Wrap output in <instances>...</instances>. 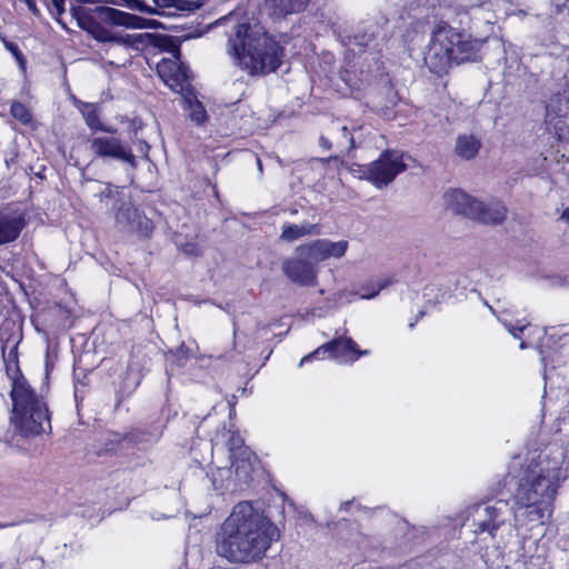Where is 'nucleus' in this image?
Returning <instances> with one entry per match:
<instances>
[{
    "label": "nucleus",
    "mask_w": 569,
    "mask_h": 569,
    "mask_svg": "<svg viewBox=\"0 0 569 569\" xmlns=\"http://www.w3.org/2000/svg\"><path fill=\"white\" fill-rule=\"evenodd\" d=\"M280 539L278 527L249 501L237 503L216 538L218 556L234 565L260 561Z\"/></svg>",
    "instance_id": "2"
},
{
    "label": "nucleus",
    "mask_w": 569,
    "mask_h": 569,
    "mask_svg": "<svg viewBox=\"0 0 569 569\" xmlns=\"http://www.w3.org/2000/svg\"><path fill=\"white\" fill-rule=\"evenodd\" d=\"M10 112L11 116L22 124H30L32 122L30 109L19 101L12 102Z\"/></svg>",
    "instance_id": "24"
},
{
    "label": "nucleus",
    "mask_w": 569,
    "mask_h": 569,
    "mask_svg": "<svg viewBox=\"0 0 569 569\" xmlns=\"http://www.w3.org/2000/svg\"><path fill=\"white\" fill-rule=\"evenodd\" d=\"M409 161H413L410 156L401 150H386L380 157L367 166H359L355 172L359 173L360 179H365L378 189L390 184L395 178L409 167Z\"/></svg>",
    "instance_id": "8"
},
{
    "label": "nucleus",
    "mask_w": 569,
    "mask_h": 569,
    "mask_svg": "<svg viewBox=\"0 0 569 569\" xmlns=\"http://www.w3.org/2000/svg\"><path fill=\"white\" fill-rule=\"evenodd\" d=\"M228 53L236 67L249 76L274 72L282 63L283 48L262 27L238 23L228 40Z\"/></svg>",
    "instance_id": "3"
},
{
    "label": "nucleus",
    "mask_w": 569,
    "mask_h": 569,
    "mask_svg": "<svg viewBox=\"0 0 569 569\" xmlns=\"http://www.w3.org/2000/svg\"><path fill=\"white\" fill-rule=\"evenodd\" d=\"M11 423L22 436H37L51 429L47 403L24 377L13 378L11 388Z\"/></svg>",
    "instance_id": "6"
},
{
    "label": "nucleus",
    "mask_w": 569,
    "mask_h": 569,
    "mask_svg": "<svg viewBox=\"0 0 569 569\" xmlns=\"http://www.w3.org/2000/svg\"><path fill=\"white\" fill-rule=\"evenodd\" d=\"M97 153L104 157H112L120 161L134 163V156L126 148L124 144H96Z\"/></svg>",
    "instance_id": "21"
},
{
    "label": "nucleus",
    "mask_w": 569,
    "mask_h": 569,
    "mask_svg": "<svg viewBox=\"0 0 569 569\" xmlns=\"http://www.w3.org/2000/svg\"><path fill=\"white\" fill-rule=\"evenodd\" d=\"M182 94V101L184 109L188 111V117L196 124H202L207 120V111L203 104L196 99L190 88Z\"/></svg>",
    "instance_id": "20"
},
{
    "label": "nucleus",
    "mask_w": 569,
    "mask_h": 569,
    "mask_svg": "<svg viewBox=\"0 0 569 569\" xmlns=\"http://www.w3.org/2000/svg\"><path fill=\"white\" fill-rule=\"evenodd\" d=\"M557 14L569 18V0H552Z\"/></svg>",
    "instance_id": "30"
},
{
    "label": "nucleus",
    "mask_w": 569,
    "mask_h": 569,
    "mask_svg": "<svg viewBox=\"0 0 569 569\" xmlns=\"http://www.w3.org/2000/svg\"><path fill=\"white\" fill-rule=\"evenodd\" d=\"M229 450L231 468H234L236 477L238 478L239 481L246 480L252 470V452L250 451L249 448L243 446V441L239 436H232L230 438Z\"/></svg>",
    "instance_id": "16"
},
{
    "label": "nucleus",
    "mask_w": 569,
    "mask_h": 569,
    "mask_svg": "<svg viewBox=\"0 0 569 569\" xmlns=\"http://www.w3.org/2000/svg\"><path fill=\"white\" fill-rule=\"evenodd\" d=\"M520 348H521V349H525V348H526V343H525L523 341L520 343Z\"/></svg>",
    "instance_id": "41"
},
{
    "label": "nucleus",
    "mask_w": 569,
    "mask_h": 569,
    "mask_svg": "<svg viewBox=\"0 0 569 569\" xmlns=\"http://www.w3.org/2000/svg\"><path fill=\"white\" fill-rule=\"evenodd\" d=\"M308 0H266L273 14L287 16L299 11Z\"/></svg>",
    "instance_id": "22"
},
{
    "label": "nucleus",
    "mask_w": 569,
    "mask_h": 569,
    "mask_svg": "<svg viewBox=\"0 0 569 569\" xmlns=\"http://www.w3.org/2000/svg\"><path fill=\"white\" fill-rule=\"evenodd\" d=\"M257 164H258L259 170L261 171L262 170V166H261V161H260L259 158L257 159Z\"/></svg>",
    "instance_id": "39"
},
{
    "label": "nucleus",
    "mask_w": 569,
    "mask_h": 569,
    "mask_svg": "<svg viewBox=\"0 0 569 569\" xmlns=\"http://www.w3.org/2000/svg\"><path fill=\"white\" fill-rule=\"evenodd\" d=\"M27 6L29 7L30 10H32L33 12L37 11V7H36V2L33 0H23Z\"/></svg>",
    "instance_id": "35"
},
{
    "label": "nucleus",
    "mask_w": 569,
    "mask_h": 569,
    "mask_svg": "<svg viewBox=\"0 0 569 569\" xmlns=\"http://www.w3.org/2000/svg\"><path fill=\"white\" fill-rule=\"evenodd\" d=\"M348 247L349 243L347 240L331 241L329 239H317L309 243L299 246L298 251L318 263L331 258H342L346 254Z\"/></svg>",
    "instance_id": "14"
},
{
    "label": "nucleus",
    "mask_w": 569,
    "mask_h": 569,
    "mask_svg": "<svg viewBox=\"0 0 569 569\" xmlns=\"http://www.w3.org/2000/svg\"><path fill=\"white\" fill-rule=\"evenodd\" d=\"M368 353V350H360L351 338L339 337L305 356L300 360L299 367H302L306 362H310L313 359H323L325 355H329L330 358L338 360L340 363H352L358 360L359 357Z\"/></svg>",
    "instance_id": "10"
},
{
    "label": "nucleus",
    "mask_w": 569,
    "mask_h": 569,
    "mask_svg": "<svg viewBox=\"0 0 569 569\" xmlns=\"http://www.w3.org/2000/svg\"><path fill=\"white\" fill-rule=\"evenodd\" d=\"M73 106L82 114L87 126L92 131H107L100 119V108L96 103L84 102L74 96L71 97Z\"/></svg>",
    "instance_id": "18"
},
{
    "label": "nucleus",
    "mask_w": 569,
    "mask_h": 569,
    "mask_svg": "<svg viewBox=\"0 0 569 569\" xmlns=\"http://www.w3.org/2000/svg\"><path fill=\"white\" fill-rule=\"evenodd\" d=\"M181 250L189 256H198L201 252L200 247L196 242H187L181 244Z\"/></svg>",
    "instance_id": "31"
},
{
    "label": "nucleus",
    "mask_w": 569,
    "mask_h": 569,
    "mask_svg": "<svg viewBox=\"0 0 569 569\" xmlns=\"http://www.w3.org/2000/svg\"><path fill=\"white\" fill-rule=\"evenodd\" d=\"M71 16L77 24L97 41L111 42L127 48L136 47L141 42L140 34H117L111 27H124L128 29H154L156 20L144 19L116 8L98 6L94 8L71 7Z\"/></svg>",
    "instance_id": "4"
},
{
    "label": "nucleus",
    "mask_w": 569,
    "mask_h": 569,
    "mask_svg": "<svg viewBox=\"0 0 569 569\" xmlns=\"http://www.w3.org/2000/svg\"><path fill=\"white\" fill-rule=\"evenodd\" d=\"M51 2H52L53 9L56 10L58 22L64 27V23L60 19L61 14L64 12V8H63L64 0H51Z\"/></svg>",
    "instance_id": "32"
},
{
    "label": "nucleus",
    "mask_w": 569,
    "mask_h": 569,
    "mask_svg": "<svg viewBox=\"0 0 569 569\" xmlns=\"http://www.w3.org/2000/svg\"><path fill=\"white\" fill-rule=\"evenodd\" d=\"M455 153L461 159L469 160L478 153V144H456Z\"/></svg>",
    "instance_id": "26"
},
{
    "label": "nucleus",
    "mask_w": 569,
    "mask_h": 569,
    "mask_svg": "<svg viewBox=\"0 0 569 569\" xmlns=\"http://www.w3.org/2000/svg\"><path fill=\"white\" fill-rule=\"evenodd\" d=\"M539 558H533L532 556H527L522 553L520 558H518L515 562L516 569H531V566L538 565L537 561Z\"/></svg>",
    "instance_id": "29"
},
{
    "label": "nucleus",
    "mask_w": 569,
    "mask_h": 569,
    "mask_svg": "<svg viewBox=\"0 0 569 569\" xmlns=\"http://www.w3.org/2000/svg\"><path fill=\"white\" fill-rule=\"evenodd\" d=\"M78 1H79V2H91V3H93V2H96L97 0H78Z\"/></svg>",
    "instance_id": "40"
},
{
    "label": "nucleus",
    "mask_w": 569,
    "mask_h": 569,
    "mask_svg": "<svg viewBox=\"0 0 569 569\" xmlns=\"http://www.w3.org/2000/svg\"><path fill=\"white\" fill-rule=\"evenodd\" d=\"M510 515L509 505L506 500H496L492 503L477 506L473 520L477 523L476 532H488L491 537L505 525Z\"/></svg>",
    "instance_id": "11"
},
{
    "label": "nucleus",
    "mask_w": 569,
    "mask_h": 569,
    "mask_svg": "<svg viewBox=\"0 0 569 569\" xmlns=\"http://www.w3.org/2000/svg\"><path fill=\"white\" fill-rule=\"evenodd\" d=\"M157 6L167 7L170 6L172 0H152Z\"/></svg>",
    "instance_id": "34"
},
{
    "label": "nucleus",
    "mask_w": 569,
    "mask_h": 569,
    "mask_svg": "<svg viewBox=\"0 0 569 569\" xmlns=\"http://www.w3.org/2000/svg\"><path fill=\"white\" fill-rule=\"evenodd\" d=\"M116 226L129 233L148 236L152 231V222L130 201H123L116 212Z\"/></svg>",
    "instance_id": "13"
},
{
    "label": "nucleus",
    "mask_w": 569,
    "mask_h": 569,
    "mask_svg": "<svg viewBox=\"0 0 569 569\" xmlns=\"http://www.w3.org/2000/svg\"><path fill=\"white\" fill-rule=\"evenodd\" d=\"M318 234H320V227L317 223H283L281 227L280 239L286 242H292L307 236Z\"/></svg>",
    "instance_id": "19"
},
{
    "label": "nucleus",
    "mask_w": 569,
    "mask_h": 569,
    "mask_svg": "<svg viewBox=\"0 0 569 569\" xmlns=\"http://www.w3.org/2000/svg\"><path fill=\"white\" fill-rule=\"evenodd\" d=\"M9 49H10V50H11V51L17 56V57H19L20 52H19V50H18L16 47L10 46V47H9Z\"/></svg>",
    "instance_id": "38"
},
{
    "label": "nucleus",
    "mask_w": 569,
    "mask_h": 569,
    "mask_svg": "<svg viewBox=\"0 0 569 569\" xmlns=\"http://www.w3.org/2000/svg\"><path fill=\"white\" fill-rule=\"evenodd\" d=\"M390 281L388 279H379L377 281H370L368 283L362 284L357 295L361 299H372L375 298L382 289L388 287Z\"/></svg>",
    "instance_id": "23"
},
{
    "label": "nucleus",
    "mask_w": 569,
    "mask_h": 569,
    "mask_svg": "<svg viewBox=\"0 0 569 569\" xmlns=\"http://www.w3.org/2000/svg\"><path fill=\"white\" fill-rule=\"evenodd\" d=\"M350 503H351V502L346 501V503H343V505H342V507H347V506H349Z\"/></svg>",
    "instance_id": "42"
},
{
    "label": "nucleus",
    "mask_w": 569,
    "mask_h": 569,
    "mask_svg": "<svg viewBox=\"0 0 569 569\" xmlns=\"http://www.w3.org/2000/svg\"><path fill=\"white\" fill-rule=\"evenodd\" d=\"M561 218L569 223V208L563 210Z\"/></svg>",
    "instance_id": "37"
},
{
    "label": "nucleus",
    "mask_w": 569,
    "mask_h": 569,
    "mask_svg": "<svg viewBox=\"0 0 569 569\" xmlns=\"http://www.w3.org/2000/svg\"><path fill=\"white\" fill-rule=\"evenodd\" d=\"M543 161L546 162V168H547V169H552V161H553V160H550V159L548 158V156H545V157H543Z\"/></svg>",
    "instance_id": "36"
},
{
    "label": "nucleus",
    "mask_w": 569,
    "mask_h": 569,
    "mask_svg": "<svg viewBox=\"0 0 569 569\" xmlns=\"http://www.w3.org/2000/svg\"><path fill=\"white\" fill-rule=\"evenodd\" d=\"M231 473V468H218L216 472H212V483L214 488L222 489L228 487L226 481L229 480Z\"/></svg>",
    "instance_id": "25"
},
{
    "label": "nucleus",
    "mask_w": 569,
    "mask_h": 569,
    "mask_svg": "<svg viewBox=\"0 0 569 569\" xmlns=\"http://www.w3.org/2000/svg\"><path fill=\"white\" fill-rule=\"evenodd\" d=\"M23 228V220L13 213H0V244L16 240Z\"/></svg>",
    "instance_id": "17"
},
{
    "label": "nucleus",
    "mask_w": 569,
    "mask_h": 569,
    "mask_svg": "<svg viewBox=\"0 0 569 569\" xmlns=\"http://www.w3.org/2000/svg\"><path fill=\"white\" fill-rule=\"evenodd\" d=\"M295 257L288 258L282 262L284 276L292 282L300 286H313L318 276L317 263L307 256L295 250Z\"/></svg>",
    "instance_id": "12"
},
{
    "label": "nucleus",
    "mask_w": 569,
    "mask_h": 569,
    "mask_svg": "<svg viewBox=\"0 0 569 569\" xmlns=\"http://www.w3.org/2000/svg\"><path fill=\"white\" fill-rule=\"evenodd\" d=\"M563 455L540 453L521 462L515 459L509 468L508 485L512 486L515 527L543 525L551 518L553 501L567 473Z\"/></svg>",
    "instance_id": "1"
},
{
    "label": "nucleus",
    "mask_w": 569,
    "mask_h": 569,
    "mask_svg": "<svg viewBox=\"0 0 569 569\" xmlns=\"http://www.w3.org/2000/svg\"><path fill=\"white\" fill-rule=\"evenodd\" d=\"M93 142H94V143H98V142H102V141H101V140H99V139H96Z\"/></svg>",
    "instance_id": "43"
},
{
    "label": "nucleus",
    "mask_w": 569,
    "mask_h": 569,
    "mask_svg": "<svg viewBox=\"0 0 569 569\" xmlns=\"http://www.w3.org/2000/svg\"><path fill=\"white\" fill-rule=\"evenodd\" d=\"M475 54L476 44L468 36L442 23L432 31L423 59L431 72L441 74L453 64L469 61Z\"/></svg>",
    "instance_id": "5"
},
{
    "label": "nucleus",
    "mask_w": 569,
    "mask_h": 569,
    "mask_svg": "<svg viewBox=\"0 0 569 569\" xmlns=\"http://www.w3.org/2000/svg\"><path fill=\"white\" fill-rule=\"evenodd\" d=\"M202 4H203V3H202V1H201V0L192 1V2H189V3H188L187 9H188V10L193 11V10L199 9Z\"/></svg>",
    "instance_id": "33"
},
{
    "label": "nucleus",
    "mask_w": 569,
    "mask_h": 569,
    "mask_svg": "<svg viewBox=\"0 0 569 569\" xmlns=\"http://www.w3.org/2000/svg\"><path fill=\"white\" fill-rule=\"evenodd\" d=\"M167 50L172 57L161 59L157 63V72L172 91L183 93L190 88L188 69L181 63L179 48L173 42L169 43Z\"/></svg>",
    "instance_id": "9"
},
{
    "label": "nucleus",
    "mask_w": 569,
    "mask_h": 569,
    "mask_svg": "<svg viewBox=\"0 0 569 569\" xmlns=\"http://www.w3.org/2000/svg\"><path fill=\"white\" fill-rule=\"evenodd\" d=\"M445 206L456 214L482 223H499L506 217V208L498 201L481 202L461 190H449L443 196Z\"/></svg>",
    "instance_id": "7"
},
{
    "label": "nucleus",
    "mask_w": 569,
    "mask_h": 569,
    "mask_svg": "<svg viewBox=\"0 0 569 569\" xmlns=\"http://www.w3.org/2000/svg\"><path fill=\"white\" fill-rule=\"evenodd\" d=\"M546 120L553 124L559 140L563 139L561 131L569 126V97L566 92L550 97L546 106Z\"/></svg>",
    "instance_id": "15"
},
{
    "label": "nucleus",
    "mask_w": 569,
    "mask_h": 569,
    "mask_svg": "<svg viewBox=\"0 0 569 569\" xmlns=\"http://www.w3.org/2000/svg\"><path fill=\"white\" fill-rule=\"evenodd\" d=\"M499 320L505 326V328L510 332V335H512V337L515 338H519L520 332H522L528 326V323L525 322L523 320H518L516 325H512L508 320L502 318H499Z\"/></svg>",
    "instance_id": "27"
},
{
    "label": "nucleus",
    "mask_w": 569,
    "mask_h": 569,
    "mask_svg": "<svg viewBox=\"0 0 569 569\" xmlns=\"http://www.w3.org/2000/svg\"><path fill=\"white\" fill-rule=\"evenodd\" d=\"M122 4L130 10H137L140 12L154 13L156 10L147 7L141 0H121Z\"/></svg>",
    "instance_id": "28"
}]
</instances>
